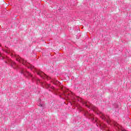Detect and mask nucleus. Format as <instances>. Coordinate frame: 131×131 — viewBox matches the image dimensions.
<instances>
[{"instance_id":"9b49d317","label":"nucleus","mask_w":131,"mask_h":131,"mask_svg":"<svg viewBox=\"0 0 131 131\" xmlns=\"http://www.w3.org/2000/svg\"><path fill=\"white\" fill-rule=\"evenodd\" d=\"M89 115H90V116H92V115L89 114Z\"/></svg>"},{"instance_id":"f257e3e1","label":"nucleus","mask_w":131,"mask_h":131,"mask_svg":"<svg viewBox=\"0 0 131 131\" xmlns=\"http://www.w3.org/2000/svg\"><path fill=\"white\" fill-rule=\"evenodd\" d=\"M21 74L24 75L25 76H26L27 77H31L32 76L31 74H30V73H29L28 72L26 71V70H25V69H21Z\"/></svg>"},{"instance_id":"6e6552de","label":"nucleus","mask_w":131,"mask_h":131,"mask_svg":"<svg viewBox=\"0 0 131 131\" xmlns=\"http://www.w3.org/2000/svg\"><path fill=\"white\" fill-rule=\"evenodd\" d=\"M28 68H29L30 69H31V70H32V69L34 68V67L32 65H30V66H28Z\"/></svg>"},{"instance_id":"ddd939ff","label":"nucleus","mask_w":131,"mask_h":131,"mask_svg":"<svg viewBox=\"0 0 131 131\" xmlns=\"http://www.w3.org/2000/svg\"><path fill=\"white\" fill-rule=\"evenodd\" d=\"M115 125H116V126H117V124H116Z\"/></svg>"},{"instance_id":"f8f14e48","label":"nucleus","mask_w":131,"mask_h":131,"mask_svg":"<svg viewBox=\"0 0 131 131\" xmlns=\"http://www.w3.org/2000/svg\"><path fill=\"white\" fill-rule=\"evenodd\" d=\"M6 53H9V51H7Z\"/></svg>"},{"instance_id":"9d476101","label":"nucleus","mask_w":131,"mask_h":131,"mask_svg":"<svg viewBox=\"0 0 131 131\" xmlns=\"http://www.w3.org/2000/svg\"><path fill=\"white\" fill-rule=\"evenodd\" d=\"M94 118L92 117V118H91V119L93 120V119H94Z\"/></svg>"},{"instance_id":"20e7f679","label":"nucleus","mask_w":131,"mask_h":131,"mask_svg":"<svg viewBox=\"0 0 131 131\" xmlns=\"http://www.w3.org/2000/svg\"><path fill=\"white\" fill-rule=\"evenodd\" d=\"M37 74L39 75V76H41L42 78H46L47 77V75L43 73V72L41 71L37 72Z\"/></svg>"},{"instance_id":"1a4fd4ad","label":"nucleus","mask_w":131,"mask_h":131,"mask_svg":"<svg viewBox=\"0 0 131 131\" xmlns=\"http://www.w3.org/2000/svg\"><path fill=\"white\" fill-rule=\"evenodd\" d=\"M47 86H48V88H51V84H47Z\"/></svg>"},{"instance_id":"423d86ee","label":"nucleus","mask_w":131,"mask_h":131,"mask_svg":"<svg viewBox=\"0 0 131 131\" xmlns=\"http://www.w3.org/2000/svg\"><path fill=\"white\" fill-rule=\"evenodd\" d=\"M38 105L39 106V107H44L45 104H42L41 103V100L40 99H39L38 100V102H37Z\"/></svg>"},{"instance_id":"7ed1b4c3","label":"nucleus","mask_w":131,"mask_h":131,"mask_svg":"<svg viewBox=\"0 0 131 131\" xmlns=\"http://www.w3.org/2000/svg\"><path fill=\"white\" fill-rule=\"evenodd\" d=\"M16 60L18 61V62H19V63H21L24 65H27L26 64H25L26 63V60H24V59L20 57V56H18L16 58Z\"/></svg>"},{"instance_id":"f03ea898","label":"nucleus","mask_w":131,"mask_h":131,"mask_svg":"<svg viewBox=\"0 0 131 131\" xmlns=\"http://www.w3.org/2000/svg\"><path fill=\"white\" fill-rule=\"evenodd\" d=\"M86 107H88V108H89V109H92L93 111L96 112V113H98V108L96 107V106H94L93 104H91L90 105L86 104Z\"/></svg>"},{"instance_id":"0eeeda50","label":"nucleus","mask_w":131,"mask_h":131,"mask_svg":"<svg viewBox=\"0 0 131 131\" xmlns=\"http://www.w3.org/2000/svg\"><path fill=\"white\" fill-rule=\"evenodd\" d=\"M8 61L9 62V63H11L12 67H13V68H15V67H14V65H15L16 64V63H15V62H14L12 60H11L10 59H8Z\"/></svg>"},{"instance_id":"39448f33","label":"nucleus","mask_w":131,"mask_h":131,"mask_svg":"<svg viewBox=\"0 0 131 131\" xmlns=\"http://www.w3.org/2000/svg\"><path fill=\"white\" fill-rule=\"evenodd\" d=\"M101 118L102 119H103V120H106V121L107 122L108 124H110V120H108V119H106V117H105V116H104V115H102Z\"/></svg>"},{"instance_id":"4468645a","label":"nucleus","mask_w":131,"mask_h":131,"mask_svg":"<svg viewBox=\"0 0 131 131\" xmlns=\"http://www.w3.org/2000/svg\"><path fill=\"white\" fill-rule=\"evenodd\" d=\"M59 82V81H57V83Z\"/></svg>"}]
</instances>
